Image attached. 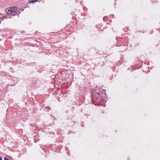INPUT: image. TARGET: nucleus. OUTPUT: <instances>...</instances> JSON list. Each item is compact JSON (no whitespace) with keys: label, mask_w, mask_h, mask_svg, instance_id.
Returning a JSON list of instances; mask_svg holds the SVG:
<instances>
[{"label":"nucleus","mask_w":160,"mask_h":160,"mask_svg":"<svg viewBox=\"0 0 160 160\" xmlns=\"http://www.w3.org/2000/svg\"><path fill=\"white\" fill-rule=\"evenodd\" d=\"M102 93L101 91L99 89H95L93 90L92 95V98L93 101H95L98 100H100L101 99L100 94Z\"/></svg>","instance_id":"obj_1"},{"label":"nucleus","mask_w":160,"mask_h":160,"mask_svg":"<svg viewBox=\"0 0 160 160\" xmlns=\"http://www.w3.org/2000/svg\"><path fill=\"white\" fill-rule=\"evenodd\" d=\"M11 11V8H7L5 9V11L7 14H10V12Z\"/></svg>","instance_id":"obj_2"},{"label":"nucleus","mask_w":160,"mask_h":160,"mask_svg":"<svg viewBox=\"0 0 160 160\" xmlns=\"http://www.w3.org/2000/svg\"><path fill=\"white\" fill-rule=\"evenodd\" d=\"M11 12L13 11V12H17V11H18V8L16 7H11Z\"/></svg>","instance_id":"obj_3"},{"label":"nucleus","mask_w":160,"mask_h":160,"mask_svg":"<svg viewBox=\"0 0 160 160\" xmlns=\"http://www.w3.org/2000/svg\"><path fill=\"white\" fill-rule=\"evenodd\" d=\"M10 14L11 15L14 16L17 15V13L16 12H13V11L10 12Z\"/></svg>","instance_id":"obj_4"},{"label":"nucleus","mask_w":160,"mask_h":160,"mask_svg":"<svg viewBox=\"0 0 160 160\" xmlns=\"http://www.w3.org/2000/svg\"><path fill=\"white\" fill-rule=\"evenodd\" d=\"M108 20V18L107 17H104L103 18V20L104 21H106Z\"/></svg>","instance_id":"obj_5"},{"label":"nucleus","mask_w":160,"mask_h":160,"mask_svg":"<svg viewBox=\"0 0 160 160\" xmlns=\"http://www.w3.org/2000/svg\"><path fill=\"white\" fill-rule=\"evenodd\" d=\"M37 0H30V2H36Z\"/></svg>","instance_id":"obj_6"},{"label":"nucleus","mask_w":160,"mask_h":160,"mask_svg":"<svg viewBox=\"0 0 160 160\" xmlns=\"http://www.w3.org/2000/svg\"><path fill=\"white\" fill-rule=\"evenodd\" d=\"M8 17H7V16H5L4 17H3V19H5V18H8Z\"/></svg>","instance_id":"obj_7"},{"label":"nucleus","mask_w":160,"mask_h":160,"mask_svg":"<svg viewBox=\"0 0 160 160\" xmlns=\"http://www.w3.org/2000/svg\"><path fill=\"white\" fill-rule=\"evenodd\" d=\"M4 160H9L8 159H7L6 157H5L4 158Z\"/></svg>","instance_id":"obj_8"},{"label":"nucleus","mask_w":160,"mask_h":160,"mask_svg":"<svg viewBox=\"0 0 160 160\" xmlns=\"http://www.w3.org/2000/svg\"><path fill=\"white\" fill-rule=\"evenodd\" d=\"M2 158L1 157H0V160H2Z\"/></svg>","instance_id":"obj_9"},{"label":"nucleus","mask_w":160,"mask_h":160,"mask_svg":"<svg viewBox=\"0 0 160 160\" xmlns=\"http://www.w3.org/2000/svg\"><path fill=\"white\" fill-rule=\"evenodd\" d=\"M113 15H112V14L111 15V16H113Z\"/></svg>","instance_id":"obj_10"},{"label":"nucleus","mask_w":160,"mask_h":160,"mask_svg":"<svg viewBox=\"0 0 160 160\" xmlns=\"http://www.w3.org/2000/svg\"><path fill=\"white\" fill-rule=\"evenodd\" d=\"M1 13H0V15H1Z\"/></svg>","instance_id":"obj_11"}]
</instances>
